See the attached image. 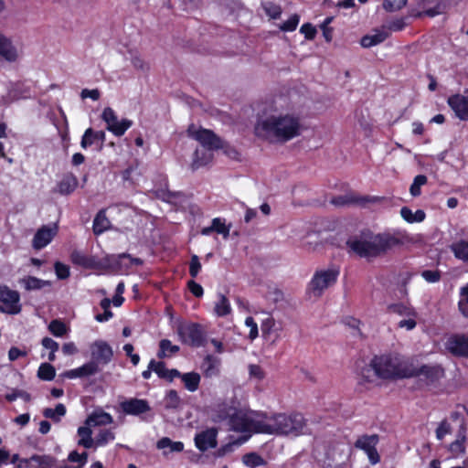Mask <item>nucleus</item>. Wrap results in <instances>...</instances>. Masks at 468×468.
I'll return each instance as SVG.
<instances>
[{
    "instance_id": "nucleus-21",
    "label": "nucleus",
    "mask_w": 468,
    "mask_h": 468,
    "mask_svg": "<svg viewBox=\"0 0 468 468\" xmlns=\"http://www.w3.org/2000/svg\"><path fill=\"white\" fill-rule=\"evenodd\" d=\"M378 200L376 197H360L353 193L338 196L332 199V203L335 206H347L351 204H357L365 206L367 203H374Z\"/></svg>"
},
{
    "instance_id": "nucleus-12",
    "label": "nucleus",
    "mask_w": 468,
    "mask_h": 468,
    "mask_svg": "<svg viewBox=\"0 0 468 468\" xmlns=\"http://www.w3.org/2000/svg\"><path fill=\"white\" fill-rule=\"evenodd\" d=\"M101 119L106 123V129L118 137L122 136L133 125V122L129 119H122L119 121L115 112L111 107L103 109Z\"/></svg>"
},
{
    "instance_id": "nucleus-30",
    "label": "nucleus",
    "mask_w": 468,
    "mask_h": 468,
    "mask_svg": "<svg viewBox=\"0 0 468 468\" xmlns=\"http://www.w3.org/2000/svg\"><path fill=\"white\" fill-rule=\"evenodd\" d=\"M78 445L86 449L91 448L95 444V440L92 439V431L90 426L85 425L78 429Z\"/></svg>"
},
{
    "instance_id": "nucleus-37",
    "label": "nucleus",
    "mask_w": 468,
    "mask_h": 468,
    "mask_svg": "<svg viewBox=\"0 0 468 468\" xmlns=\"http://www.w3.org/2000/svg\"><path fill=\"white\" fill-rule=\"evenodd\" d=\"M218 302L215 303L214 312L217 316L223 317L231 313V306L229 299L222 293L218 295Z\"/></svg>"
},
{
    "instance_id": "nucleus-32",
    "label": "nucleus",
    "mask_w": 468,
    "mask_h": 468,
    "mask_svg": "<svg viewBox=\"0 0 468 468\" xmlns=\"http://www.w3.org/2000/svg\"><path fill=\"white\" fill-rule=\"evenodd\" d=\"M77 186V178L73 175H67L58 184V191L61 195H69L76 189Z\"/></svg>"
},
{
    "instance_id": "nucleus-29",
    "label": "nucleus",
    "mask_w": 468,
    "mask_h": 468,
    "mask_svg": "<svg viewBox=\"0 0 468 468\" xmlns=\"http://www.w3.org/2000/svg\"><path fill=\"white\" fill-rule=\"evenodd\" d=\"M111 227V222L109 218L106 217V213L104 209L100 210L95 218L93 220V233L95 235H100L103 233L105 230L109 229Z\"/></svg>"
},
{
    "instance_id": "nucleus-40",
    "label": "nucleus",
    "mask_w": 468,
    "mask_h": 468,
    "mask_svg": "<svg viewBox=\"0 0 468 468\" xmlns=\"http://www.w3.org/2000/svg\"><path fill=\"white\" fill-rule=\"evenodd\" d=\"M361 380L367 383H372L378 378V372L376 367H373V359L368 365H365L359 371Z\"/></svg>"
},
{
    "instance_id": "nucleus-17",
    "label": "nucleus",
    "mask_w": 468,
    "mask_h": 468,
    "mask_svg": "<svg viewBox=\"0 0 468 468\" xmlns=\"http://www.w3.org/2000/svg\"><path fill=\"white\" fill-rule=\"evenodd\" d=\"M123 413L127 415L138 416L151 410V407L146 399H129L120 403Z\"/></svg>"
},
{
    "instance_id": "nucleus-52",
    "label": "nucleus",
    "mask_w": 468,
    "mask_h": 468,
    "mask_svg": "<svg viewBox=\"0 0 468 468\" xmlns=\"http://www.w3.org/2000/svg\"><path fill=\"white\" fill-rule=\"evenodd\" d=\"M181 399L177 392L171 389L167 392L165 397V408L166 409H177L180 405Z\"/></svg>"
},
{
    "instance_id": "nucleus-25",
    "label": "nucleus",
    "mask_w": 468,
    "mask_h": 468,
    "mask_svg": "<svg viewBox=\"0 0 468 468\" xmlns=\"http://www.w3.org/2000/svg\"><path fill=\"white\" fill-rule=\"evenodd\" d=\"M113 422V418L111 414L103 411L102 410H95L85 420V425L88 426H102Z\"/></svg>"
},
{
    "instance_id": "nucleus-46",
    "label": "nucleus",
    "mask_w": 468,
    "mask_h": 468,
    "mask_svg": "<svg viewBox=\"0 0 468 468\" xmlns=\"http://www.w3.org/2000/svg\"><path fill=\"white\" fill-rule=\"evenodd\" d=\"M56 376L55 367L49 363H43L37 370V377L45 381L52 380Z\"/></svg>"
},
{
    "instance_id": "nucleus-44",
    "label": "nucleus",
    "mask_w": 468,
    "mask_h": 468,
    "mask_svg": "<svg viewBox=\"0 0 468 468\" xmlns=\"http://www.w3.org/2000/svg\"><path fill=\"white\" fill-rule=\"evenodd\" d=\"M31 460H33L32 468H52L56 463V460L49 455L34 454Z\"/></svg>"
},
{
    "instance_id": "nucleus-24",
    "label": "nucleus",
    "mask_w": 468,
    "mask_h": 468,
    "mask_svg": "<svg viewBox=\"0 0 468 468\" xmlns=\"http://www.w3.org/2000/svg\"><path fill=\"white\" fill-rule=\"evenodd\" d=\"M0 56L9 62L17 59L18 54L12 41L0 32Z\"/></svg>"
},
{
    "instance_id": "nucleus-9",
    "label": "nucleus",
    "mask_w": 468,
    "mask_h": 468,
    "mask_svg": "<svg viewBox=\"0 0 468 468\" xmlns=\"http://www.w3.org/2000/svg\"><path fill=\"white\" fill-rule=\"evenodd\" d=\"M188 135L197 140L205 149L212 151L223 147V142L211 130L199 128L191 124L187 129Z\"/></svg>"
},
{
    "instance_id": "nucleus-41",
    "label": "nucleus",
    "mask_w": 468,
    "mask_h": 468,
    "mask_svg": "<svg viewBox=\"0 0 468 468\" xmlns=\"http://www.w3.org/2000/svg\"><path fill=\"white\" fill-rule=\"evenodd\" d=\"M156 447L159 450L169 449L168 452H181L184 450V443L173 441L168 437H164L157 441Z\"/></svg>"
},
{
    "instance_id": "nucleus-50",
    "label": "nucleus",
    "mask_w": 468,
    "mask_h": 468,
    "mask_svg": "<svg viewBox=\"0 0 468 468\" xmlns=\"http://www.w3.org/2000/svg\"><path fill=\"white\" fill-rule=\"evenodd\" d=\"M427 183V176L424 175H418L415 176L413 183L410 187V192L412 197H419L420 195V187Z\"/></svg>"
},
{
    "instance_id": "nucleus-57",
    "label": "nucleus",
    "mask_w": 468,
    "mask_h": 468,
    "mask_svg": "<svg viewBox=\"0 0 468 468\" xmlns=\"http://www.w3.org/2000/svg\"><path fill=\"white\" fill-rule=\"evenodd\" d=\"M299 23V16L298 15H292L288 20H286L284 23H282L280 26V29L282 31H293Z\"/></svg>"
},
{
    "instance_id": "nucleus-33",
    "label": "nucleus",
    "mask_w": 468,
    "mask_h": 468,
    "mask_svg": "<svg viewBox=\"0 0 468 468\" xmlns=\"http://www.w3.org/2000/svg\"><path fill=\"white\" fill-rule=\"evenodd\" d=\"M388 312L405 317L418 315L417 312L412 306L402 303L389 304L388 306Z\"/></svg>"
},
{
    "instance_id": "nucleus-59",
    "label": "nucleus",
    "mask_w": 468,
    "mask_h": 468,
    "mask_svg": "<svg viewBox=\"0 0 468 468\" xmlns=\"http://www.w3.org/2000/svg\"><path fill=\"white\" fill-rule=\"evenodd\" d=\"M56 275L58 279L64 280L69 276V268L68 265L57 261L54 265Z\"/></svg>"
},
{
    "instance_id": "nucleus-15",
    "label": "nucleus",
    "mask_w": 468,
    "mask_h": 468,
    "mask_svg": "<svg viewBox=\"0 0 468 468\" xmlns=\"http://www.w3.org/2000/svg\"><path fill=\"white\" fill-rule=\"evenodd\" d=\"M448 351L460 357H468V334H455L446 342Z\"/></svg>"
},
{
    "instance_id": "nucleus-49",
    "label": "nucleus",
    "mask_w": 468,
    "mask_h": 468,
    "mask_svg": "<svg viewBox=\"0 0 468 468\" xmlns=\"http://www.w3.org/2000/svg\"><path fill=\"white\" fill-rule=\"evenodd\" d=\"M48 330L54 336L61 337L67 333V326L59 320H52L48 325Z\"/></svg>"
},
{
    "instance_id": "nucleus-27",
    "label": "nucleus",
    "mask_w": 468,
    "mask_h": 468,
    "mask_svg": "<svg viewBox=\"0 0 468 468\" xmlns=\"http://www.w3.org/2000/svg\"><path fill=\"white\" fill-rule=\"evenodd\" d=\"M448 0H416L419 6L425 9L426 15L434 16L441 13Z\"/></svg>"
},
{
    "instance_id": "nucleus-16",
    "label": "nucleus",
    "mask_w": 468,
    "mask_h": 468,
    "mask_svg": "<svg viewBox=\"0 0 468 468\" xmlns=\"http://www.w3.org/2000/svg\"><path fill=\"white\" fill-rule=\"evenodd\" d=\"M238 408L237 402L234 400L218 403L213 409V420L215 422L227 420L229 423Z\"/></svg>"
},
{
    "instance_id": "nucleus-53",
    "label": "nucleus",
    "mask_w": 468,
    "mask_h": 468,
    "mask_svg": "<svg viewBox=\"0 0 468 468\" xmlns=\"http://www.w3.org/2000/svg\"><path fill=\"white\" fill-rule=\"evenodd\" d=\"M113 256L115 258H118V261L117 262L112 261L114 265L112 267H109V269L118 270L121 267L122 261L123 259H129L132 264H135V265L143 264V260H141L140 258H133L130 254H127V253H122V254L113 255Z\"/></svg>"
},
{
    "instance_id": "nucleus-51",
    "label": "nucleus",
    "mask_w": 468,
    "mask_h": 468,
    "mask_svg": "<svg viewBox=\"0 0 468 468\" xmlns=\"http://www.w3.org/2000/svg\"><path fill=\"white\" fill-rule=\"evenodd\" d=\"M114 440V433L111 430H101L95 438V445L102 446Z\"/></svg>"
},
{
    "instance_id": "nucleus-18",
    "label": "nucleus",
    "mask_w": 468,
    "mask_h": 468,
    "mask_svg": "<svg viewBox=\"0 0 468 468\" xmlns=\"http://www.w3.org/2000/svg\"><path fill=\"white\" fill-rule=\"evenodd\" d=\"M57 227L43 226L35 234L32 246L36 250H41L45 248L57 234Z\"/></svg>"
},
{
    "instance_id": "nucleus-54",
    "label": "nucleus",
    "mask_w": 468,
    "mask_h": 468,
    "mask_svg": "<svg viewBox=\"0 0 468 468\" xmlns=\"http://www.w3.org/2000/svg\"><path fill=\"white\" fill-rule=\"evenodd\" d=\"M150 368H153V371L156 373L159 378H166L168 369L165 367L164 362H156L154 359H152L150 361Z\"/></svg>"
},
{
    "instance_id": "nucleus-47",
    "label": "nucleus",
    "mask_w": 468,
    "mask_h": 468,
    "mask_svg": "<svg viewBox=\"0 0 468 468\" xmlns=\"http://www.w3.org/2000/svg\"><path fill=\"white\" fill-rule=\"evenodd\" d=\"M459 311L464 317H468V283L460 289Z\"/></svg>"
},
{
    "instance_id": "nucleus-28",
    "label": "nucleus",
    "mask_w": 468,
    "mask_h": 468,
    "mask_svg": "<svg viewBox=\"0 0 468 468\" xmlns=\"http://www.w3.org/2000/svg\"><path fill=\"white\" fill-rule=\"evenodd\" d=\"M213 158V154L209 150L197 149L194 153V157L191 163V168L193 171L197 170L198 168L207 165L211 162Z\"/></svg>"
},
{
    "instance_id": "nucleus-45",
    "label": "nucleus",
    "mask_w": 468,
    "mask_h": 468,
    "mask_svg": "<svg viewBox=\"0 0 468 468\" xmlns=\"http://www.w3.org/2000/svg\"><path fill=\"white\" fill-rule=\"evenodd\" d=\"M243 463L250 468H256L266 464V461L256 452L246 453L242 457Z\"/></svg>"
},
{
    "instance_id": "nucleus-5",
    "label": "nucleus",
    "mask_w": 468,
    "mask_h": 468,
    "mask_svg": "<svg viewBox=\"0 0 468 468\" xmlns=\"http://www.w3.org/2000/svg\"><path fill=\"white\" fill-rule=\"evenodd\" d=\"M262 415L238 408L236 413L228 423L231 431L241 433H261Z\"/></svg>"
},
{
    "instance_id": "nucleus-22",
    "label": "nucleus",
    "mask_w": 468,
    "mask_h": 468,
    "mask_svg": "<svg viewBox=\"0 0 468 468\" xmlns=\"http://www.w3.org/2000/svg\"><path fill=\"white\" fill-rule=\"evenodd\" d=\"M98 372H100V367L97 362L91 360L78 368L64 372L63 377L68 378H85L93 376Z\"/></svg>"
},
{
    "instance_id": "nucleus-43",
    "label": "nucleus",
    "mask_w": 468,
    "mask_h": 468,
    "mask_svg": "<svg viewBox=\"0 0 468 468\" xmlns=\"http://www.w3.org/2000/svg\"><path fill=\"white\" fill-rule=\"evenodd\" d=\"M181 379L187 390L194 392L198 388L200 376L196 372L185 373L181 376Z\"/></svg>"
},
{
    "instance_id": "nucleus-34",
    "label": "nucleus",
    "mask_w": 468,
    "mask_h": 468,
    "mask_svg": "<svg viewBox=\"0 0 468 468\" xmlns=\"http://www.w3.org/2000/svg\"><path fill=\"white\" fill-rule=\"evenodd\" d=\"M218 365L219 360L217 357L211 355H207L204 358L201 367L203 369L205 376L210 378L218 374Z\"/></svg>"
},
{
    "instance_id": "nucleus-26",
    "label": "nucleus",
    "mask_w": 468,
    "mask_h": 468,
    "mask_svg": "<svg viewBox=\"0 0 468 468\" xmlns=\"http://www.w3.org/2000/svg\"><path fill=\"white\" fill-rule=\"evenodd\" d=\"M105 132L94 131L92 128H88L81 138L80 145L84 149L97 142H100L102 145L105 141Z\"/></svg>"
},
{
    "instance_id": "nucleus-1",
    "label": "nucleus",
    "mask_w": 468,
    "mask_h": 468,
    "mask_svg": "<svg viewBox=\"0 0 468 468\" xmlns=\"http://www.w3.org/2000/svg\"><path fill=\"white\" fill-rule=\"evenodd\" d=\"M301 130L300 117L289 112L261 118L254 127L257 137L277 144H284L298 137Z\"/></svg>"
},
{
    "instance_id": "nucleus-8",
    "label": "nucleus",
    "mask_w": 468,
    "mask_h": 468,
    "mask_svg": "<svg viewBox=\"0 0 468 468\" xmlns=\"http://www.w3.org/2000/svg\"><path fill=\"white\" fill-rule=\"evenodd\" d=\"M71 261L79 266L86 269L106 270L112 267L114 264L112 261L117 262L118 258L114 256H106L101 260H97L94 257L87 256L79 250H73L70 254Z\"/></svg>"
},
{
    "instance_id": "nucleus-10",
    "label": "nucleus",
    "mask_w": 468,
    "mask_h": 468,
    "mask_svg": "<svg viewBox=\"0 0 468 468\" xmlns=\"http://www.w3.org/2000/svg\"><path fill=\"white\" fill-rule=\"evenodd\" d=\"M180 340L186 345L199 347L204 344V333L198 324H180L176 328Z\"/></svg>"
},
{
    "instance_id": "nucleus-38",
    "label": "nucleus",
    "mask_w": 468,
    "mask_h": 468,
    "mask_svg": "<svg viewBox=\"0 0 468 468\" xmlns=\"http://www.w3.org/2000/svg\"><path fill=\"white\" fill-rule=\"evenodd\" d=\"M67 410L64 404L58 403L55 409L46 408L43 410V416L52 420L54 422H59L61 418L66 415Z\"/></svg>"
},
{
    "instance_id": "nucleus-2",
    "label": "nucleus",
    "mask_w": 468,
    "mask_h": 468,
    "mask_svg": "<svg viewBox=\"0 0 468 468\" xmlns=\"http://www.w3.org/2000/svg\"><path fill=\"white\" fill-rule=\"evenodd\" d=\"M400 244L401 240L393 235H373L370 232L352 237L346 241L349 250L360 257H377Z\"/></svg>"
},
{
    "instance_id": "nucleus-6",
    "label": "nucleus",
    "mask_w": 468,
    "mask_h": 468,
    "mask_svg": "<svg viewBox=\"0 0 468 468\" xmlns=\"http://www.w3.org/2000/svg\"><path fill=\"white\" fill-rule=\"evenodd\" d=\"M408 378H418L420 383L429 388H436L445 378V370L440 364H424L418 367L410 366Z\"/></svg>"
},
{
    "instance_id": "nucleus-4",
    "label": "nucleus",
    "mask_w": 468,
    "mask_h": 468,
    "mask_svg": "<svg viewBox=\"0 0 468 468\" xmlns=\"http://www.w3.org/2000/svg\"><path fill=\"white\" fill-rule=\"evenodd\" d=\"M373 367H377L379 378H408L406 374L409 373L410 366L403 363L398 356L387 355L375 356Z\"/></svg>"
},
{
    "instance_id": "nucleus-35",
    "label": "nucleus",
    "mask_w": 468,
    "mask_h": 468,
    "mask_svg": "<svg viewBox=\"0 0 468 468\" xmlns=\"http://www.w3.org/2000/svg\"><path fill=\"white\" fill-rule=\"evenodd\" d=\"M450 249L455 258L463 262H468V241L463 239L459 240L452 243Z\"/></svg>"
},
{
    "instance_id": "nucleus-42",
    "label": "nucleus",
    "mask_w": 468,
    "mask_h": 468,
    "mask_svg": "<svg viewBox=\"0 0 468 468\" xmlns=\"http://www.w3.org/2000/svg\"><path fill=\"white\" fill-rule=\"evenodd\" d=\"M179 346L173 345L170 340L163 339L159 342V351L157 356L161 359L176 354L179 351Z\"/></svg>"
},
{
    "instance_id": "nucleus-20",
    "label": "nucleus",
    "mask_w": 468,
    "mask_h": 468,
    "mask_svg": "<svg viewBox=\"0 0 468 468\" xmlns=\"http://www.w3.org/2000/svg\"><path fill=\"white\" fill-rule=\"evenodd\" d=\"M448 104L459 119L468 121V96L452 95L449 97Z\"/></svg>"
},
{
    "instance_id": "nucleus-60",
    "label": "nucleus",
    "mask_w": 468,
    "mask_h": 468,
    "mask_svg": "<svg viewBox=\"0 0 468 468\" xmlns=\"http://www.w3.org/2000/svg\"><path fill=\"white\" fill-rule=\"evenodd\" d=\"M201 270V263L197 255H192L189 263V274L192 278H196Z\"/></svg>"
},
{
    "instance_id": "nucleus-3",
    "label": "nucleus",
    "mask_w": 468,
    "mask_h": 468,
    "mask_svg": "<svg viewBox=\"0 0 468 468\" xmlns=\"http://www.w3.org/2000/svg\"><path fill=\"white\" fill-rule=\"evenodd\" d=\"M306 421L301 413H277L271 416L262 415L261 433L277 436H299L304 432Z\"/></svg>"
},
{
    "instance_id": "nucleus-63",
    "label": "nucleus",
    "mask_w": 468,
    "mask_h": 468,
    "mask_svg": "<svg viewBox=\"0 0 468 468\" xmlns=\"http://www.w3.org/2000/svg\"><path fill=\"white\" fill-rule=\"evenodd\" d=\"M187 288L191 292V293L196 297H202L204 294V290L202 286L196 282L194 280H190L187 282Z\"/></svg>"
},
{
    "instance_id": "nucleus-55",
    "label": "nucleus",
    "mask_w": 468,
    "mask_h": 468,
    "mask_svg": "<svg viewBox=\"0 0 468 468\" xmlns=\"http://www.w3.org/2000/svg\"><path fill=\"white\" fill-rule=\"evenodd\" d=\"M263 8L266 14L273 19L279 18L282 14V8L280 7V5H275L271 2L265 3Z\"/></svg>"
},
{
    "instance_id": "nucleus-64",
    "label": "nucleus",
    "mask_w": 468,
    "mask_h": 468,
    "mask_svg": "<svg viewBox=\"0 0 468 468\" xmlns=\"http://www.w3.org/2000/svg\"><path fill=\"white\" fill-rule=\"evenodd\" d=\"M300 31L304 35L305 38L310 40L314 39L316 35V28L309 23L303 24Z\"/></svg>"
},
{
    "instance_id": "nucleus-62",
    "label": "nucleus",
    "mask_w": 468,
    "mask_h": 468,
    "mask_svg": "<svg viewBox=\"0 0 468 468\" xmlns=\"http://www.w3.org/2000/svg\"><path fill=\"white\" fill-rule=\"evenodd\" d=\"M451 432V425L446 420H442L436 429V437L438 440H442L444 436Z\"/></svg>"
},
{
    "instance_id": "nucleus-23",
    "label": "nucleus",
    "mask_w": 468,
    "mask_h": 468,
    "mask_svg": "<svg viewBox=\"0 0 468 468\" xmlns=\"http://www.w3.org/2000/svg\"><path fill=\"white\" fill-rule=\"evenodd\" d=\"M466 441V425L464 421L459 427V430L456 434V440L452 441L449 445V451L452 454V456L456 457L460 454H463L465 452V443Z\"/></svg>"
},
{
    "instance_id": "nucleus-39",
    "label": "nucleus",
    "mask_w": 468,
    "mask_h": 468,
    "mask_svg": "<svg viewBox=\"0 0 468 468\" xmlns=\"http://www.w3.org/2000/svg\"><path fill=\"white\" fill-rule=\"evenodd\" d=\"M400 216L404 220L409 223L422 222L425 219L426 214L423 210L418 209L412 212L408 207H403L400 209Z\"/></svg>"
},
{
    "instance_id": "nucleus-11",
    "label": "nucleus",
    "mask_w": 468,
    "mask_h": 468,
    "mask_svg": "<svg viewBox=\"0 0 468 468\" xmlns=\"http://www.w3.org/2000/svg\"><path fill=\"white\" fill-rule=\"evenodd\" d=\"M20 295L18 292L7 286H0V312L7 314H17L21 312Z\"/></svg>"
},
{
    "instance_id": "nucleus-14",
    "label": "nucleus",
    "mask_w": 468,
    "mask_h": 468,
    "mask_svg": "<svg viewBox=\"0 0 468 468\" xmlns=\"http://www.w3.org/2000/svg\"><path fill=\"white\" fill-rule=\"evenodd\" d=\"M91 360L97 362V365H107L113 356V351L111 346L102 340L95 341L90 346Z\"/></svg>"
},
{
    "instance_id": "nucleus-36",
    "label": "nucleus",
    "mask_w": 468,
    "mask_h": 468,
    "mask_svg": "<svg viewBox=\"0 0 468 468\" xmlns=\"http://www.w3.org/2000/svg\"><path fill=\"white\" fill-rule=\"evenodd\" d=\"M388 37V33L385 31H377L373 35H367L361 38L360 44L363 48H371L378 44L382 43Z\"/></svg>"
},
{
    "instance_id": "nucleus-61",
    "label": "nucleus",
    "mask_w": 468,
    "mask_h": 468,
    "mask_svg": "<svg viewBox=\"0 0 468 468\" xmlns=\"http://www.w3.org/2000/svg\"><path fill=\"white\" fill-rule=\"evenodd\" d=\"M132 64L133 66L143 72H147L150 69L148 63H146L140 56H133L132 58Z\"/></svg>"
},
{
    "instance_id": "nucleus-13",
    "label": "nucleus",
    "mask_w": 468,
    "mask_h": 468,
    "mask_svg": "<svg viewBox=\"0 0 468 468\" xmlns=\"http://www.w3.org/2000/svg\"><path fill=\"white\" fill-rule=\"evenodd\" d=\"M378 441L379 437L378 434H365L358 437L355 442V447L364 451L368 457L369 463L375 465L380 462V456L377 451Z\"/></svg>"
},
{
    "instance_id": "nucleus-58",
    "label": "nucleus",
    "mask_w": 468,
    "mask_h": 468,
    "mask_svg": "<svg viewBox=\"0 0 468 468\" xmlns=\"http://www.w3.org/2000/svg\"><path fill=\"white\" fill-rule=\"evenodd\" d=\"M407 3V0H385L383 6L387 11L393 12L401 9Z\"/></svg>"
},
{
    "instance_id": "nucleus-48",
    "label": "nucleus",
    "mask_w": 468,
    "mask_h": 468,
    "mask_svg": "<svg viewBox=\"0 0 468 468\" xmlns=\"http://www.w3.org/2000/svg\"><path fill=\"white\" fill-rule=\"evenodd\" d=\"M213 232H217L227 239L229 236L230 226H226L225 222L219 218H215L211 223Z\"/></svg>"
},
{
    "instance_id": "nucleus-19",
    "label": "nucleus",
    "mask_w": 468,
    "mask_h": 468,
    "mask_svg": "<svg viewBox=\"0 0 468 468\" xmlns=\"http://www.w3.org/2000/svg\"><path fill=\"white\" fill-rule=\"evenodd\" d=\"M217 435L218 431L214 428L207 429L197 433L195 437V444L197 448L201 452H206L208 449L215 448L217 446Z\"/></svg>"
},
{
    "instance_id": "nucleus-31",
    "label": "nucleus",
    "mask_w": 468,
    "mask_h": 468,
    "mask_svg": "<svg viewBox=\"0 0 468 468\" xmlns=\"http://www.w3.org/2000/svg\"><path fill=\"white\" fill-rule=\"evenodd\" d=\"M27 291L40 290L46 286H50L49 281L38 279L35 276H27L19 281Z\"/></svg>"
},
{
    "instance_id": "nucleus-56",
    "label": "nucleus",
    "mask_w": 468,
    "mask_h": 468,
    "mask_svg": "<svg viewBox=\"0 0 468 468\" xmlns=\"http://www.w3.org/2000/svg\"><path fill=\"white\" fill-rule=\"evenodd\" d=\"M421 276L426 282L435 283L441 280V274L439 270H425L421 272Z\"/></svg>"
},
{
    "instance_id": "nucleus-7",
    "label": "nucleus",
    "mask_w": 468,
    "mask_h": 468,
    "mask_svg": "<svg viewBox=\"0 0 468 468\" xmlns=\"http://www.w3.org/2000/svg\"><path fill=\"white\" fill-rule=\"evenodd\" d=\"M339 271L335 269L320 270L315 271L308 285V293L315 298L336 282Z\"/></svg>"
}]
</instances>
